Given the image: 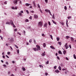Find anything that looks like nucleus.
<instances>
[{"label": "nucleus", "mask_w": 76, "mask_h": 76, "mask_svg": "<svg viewBox=\"0 0 76 76\" xmlns=\"http://www.w3.org/2000/svg\"><path fill=\"white\" fill-rule=\"evenodd\" d=\"M69 48H72V47L71 46V45H69Z\"/></svg>", "instance_id": "45"}, {"label": "nucleus", "mask_w": 76, "mask_h": 76, "mask_svg": "<svg viewBox=\"0 0 76 76\" xmlns=\"http://www.w3.org/2000/svg\"><path fill=\"white\" fill-rule=\"evenodd\" d=\"M22 69L23 70V71H25V68L24 67H23Z\"/></svg>", "instance_id": "23"}, {"label": "nucleus", "mask_w": 76, "mask_h": 76, "mask_svg": "<svg viewBox=\"0 0 76 76\" xmlns=\"http://www.w3.org/2000/svg\"><path fill=\"white\" fill-rule=\"evenodd\" d=\"M64 9L65 10H67V7L66 6H65L64 7Z\"/></svg>", "instance_id": "28"}, {"label": "nucleus", "mask_w": 76, "mask_h": 76, "mask_svg": "<svg viewBox=\"0 0 76 76\" xmlns=\"http://www.w3.org/2000/svg\"><path fill=\"white\" fill-rule=\"evenodd\" d=\"M39 10L40 11V12H41V13H42V10H41V9H39Z\"/></svg>", "instance_id": "59"}, {"label": "nucleus", "mask_w": 76, "mask_h": 76, "mask_svg": "<svg viewBox=\"0 0 76 76\" xmlns=\"http://www.w3.org/2000/svg\"><path fill=\"white\" fill-rule=\"evenodd\" d=\"M2 57L3 58H5V56H3Z\"/></svg>", "instance_id": "51"}, {"label": "nucleus", "mask_w": 76, "mask_h": 76, "mask_svg": "<svg viewBox=\"0 0 76 76\" xmlns=\"http://www.w3.org/2000/svg\"><path fill=\"white\" fill-rule=\"evenodd\" d=\"M8 74H10L11 73V72H10V71H9L8 72Z\"/></svg>", "instance_id": "63"}, {"label": "nucleus", "mask_w": 76, "mask_h": 76, "mask_svg": "<svg viewBox=\"0 0 76 76\" xmlns=\"http://www.w3.org/2000/svg\"><path fill=\"white\" fill-rule=\"evenodd\" d=\"M50 48H52V49H54V50H55V49H56V48H54V47L52 46H50Z\"/></svg>", "instance_id": "8"}, {"label": "nucleus", "mask_w": 76, "mask_h": 76, "mask_svg": "<svg viewBox=\"0 0 76 76\" xmlns=\"http://www.w3.org/2000/svg\"><path fill=\"white\" fill-rule=\"evenodd\" d=\"M45 75L46 76H47V75H48V73H45Z\"/></svg>", "instance_id": "49"}, {"label": "nucleus", "mask_w": 76, "mask_h": 76, "mask_svg": "<svg viewBox=\"0 0 76 76\" xmlns=\"http://www.w3.org/2000/svg\"><path fill=\"white\" fill-rule=\"evenodd\" d=\"M56 39H57V41H59L60 40V38H58V37H57Z\"/></svg>", "instance_id": "19"}, {"label": "nucleus", "mask_w": 76, "mask_h": 76, "mask_svg": "<svg viewBox=\"0 0 76 76\" xmlns=\"http://www.w3.org/2000/svg\"><path fill=\"white\" fill-rule=\"evenodd\" d=\"M43 46L45 48V47H46V44H45V43H44L43 44Z\"/></svg>", "instance_id": "10"}, {"label": "nucleus", "mask_w": 76, "mask_h": 76, "mask_svg": "<svg viewBox=\"0 0 76 76\" xmlns=\"http://www.w3.org/2000/svg\"><path fill=\"white\" fill-rule=\"evenodd\" d=\"M17 52L18 54H19V49L17 50Z\"/></svg>", "instance_id": "27"}, {"label": "nucleus", "mask_w": 76, "mask_h": 76, "mask_svg": "<svg viewBox=\"0 0 76 76\" xmlns=\"http://www.w3.org/2000/svg\"><path fill=\"white\" fill-rule=\"evenodd\" d=\"M11 76H15V75H13V74H12Z\"/></svg>", "instance_id": "64"}, {"label": "nucleus", "mask_w": 76, "mask_h": 76, "mask_svg": "<svg viewBox=\"0 0 76 76\" xmlns=\"http://www.w3.org/2000/svg\"><path fill=\"white\" fill-rule=\"evenodd\" d=\"M68 20H66V25L67 26H68Z\"/></svg>", "instance_id": "29"}, {"label": "nucleus", "mask_w": 76, "mask_h": 76, "mask_svg": "<svg viewBox=\"0 0 76 76\" xmlns=\"http://www.w3.org/2000/svg\"><path fill=\"white\" fill-rule=\"evenodd\" d=\"M28 21H29V20L28 19H26L25 20V22H28Z\"/></svg>", "instance_id": "32"}, {"label": "nucleus", "mask_w": 76, "mask_h": 76, "mask_svg": "<svg viewBox=\"0 0 76 76\" xmlns=\"http://www.w3.org/2000/svg\"><path fill=\"white\" fill-rule=\"evenodd\" d=\"M66 59L67 60H69V59H68V58L67 57H66Z\"/></svg>", "instance_id": "60"}, {"label": "nucleus", "mask_w": 76, "mask_h": 76, "mask_svg": "<svg viewBox=\"0 0 76 76\" xmlns=\"http://www.w3.org/2000/svg\"><path fill=\"white\" fill-rule=\"evenodd\" d=\"M13 3L15 5L17 4H18V1L16 0H14L13 1Z\"/></svg>", "instance_id": "3"}, {"label": "nucleus", "mask_w": 76, "mask_h": 76, "mask_svg": "<svg viewBox=\"0 0 76 76\" xmlns=\"http://www.w3.org/2000/svg\"><path fill=\"white\" fill-rule=\"evenodd\" d=\"M58 69H59V70H61V66H59Z\"/></svg>", "instance_id": "12"}, {"label": "nucleus", "mask_w": 76, "mask_h": 76, "mask_svg": "<svg viewBox=\"0 0 76 76\" xmlns=\"http://www.w3.org/2000/svg\"><path fill=\"white\" fill-rule=\"evenodd\" d=\"M66 38H67V39H69V38H70V37L68 36H66Z\"/></svg>", "instance_id": "22"}, {"label": "nucleus", "mask_w": 76, "mask_h": 76, "mask_svg": "<svg viewBox=\"0 0 76 76\" xmlns=\"http://www.w3.org/2000/svg\"><path fill=\"white\" fill-rule=\"evenodd\" d=\"M45 1L46 3H47V2H48V0H45Z\"/></svg>", "instance_id": "50"}, {"label": "nucleus", "mask_w": 76, "mask_h": 76, "mask_svg": "<svg viewBox=\"0 0 76 76\" xmlns=\"http://www.w3.org/2000/svg\"><path fill=\"white\" fill-rule=\"evenodd\" d=\"M52 21L53 22V23H54V24H55V25H56L57 24L56 23V22L54 21V20H52Z\"/></svg>", "instance_id": "11"}, {"label": "nucleus", "mask_w": 76, "mask_h": 76, "mask_svg": "<svg viewBox=\"0 0 76 76\" xmlns=\"http://www.w3.org/2000/svg\"><path fill=\"white\" fill-rule=\"evenodd\" d=\"M15 45V47H16V48H18V46H17V45Z\"/></svg>", "instance_id": "24"}, {"label": "nucleus", "mask_w": 76, "mask_h": 76, "mask_svg": "<svg viewBox=\"0 0 76 76\" xmlns=\"http://www.w3.org/2000/svg\"><path fill=\"white\" fill-rule=\"evenodd\" d=\"M12 9H15V7H12Z\"/></svg>", "instance_id": "54"}, {"label": "nucleus", "mask_w": 76, "mask_h": 76, "mask_svg": "<svg viewBox=\"0 0 76 76\" xmlns=\"http://www.w3.org/2000/svg\"><path fill=\"white\" fill-rule=\"evenodd\" d=\"M50 36L51 37V38L52 39H53V36H52V35H50Z\"/></svg>", "instance_id": "33"}, {"label": "nucleus", "mask_w": 76, "mask_h": 76, "mask_svg": "<svg viewBox=\"0 0 76 76\" xmlns=\"http://www.w3.org/2000/svg\"><path fill=\"white\" fill-rule=\"evenodd\" d=\"M15 31H17V29L16 28L15 29Z\"/></svg>", "instance_id": "62"}, {"label": "nucleus", "mask_w": 76, "mask_h": 76, "mask_svg": "<svg viewBox=\"0 0 76 76\" xmlns=\"http://www.w3.org/2000/svg\"><path fill=\"white\" fill-rule=\"evenodd\" d=\"M55 72H56V73H58L60 72V71H58V70L57 69L55 71Z\"/></svg>", "instance_id": "6"}, {"label": "nucleus", "mask_w": 76, "mask_h": 76, "mask_svg": "<svg viewBox=\"0 0 76 76\" xmlns=\"http://www.w3.org/2000/svg\"><path fill=\"white\" fill-rule=\"evenodd\" d=\"M34 18L35 19H37L38 18V16L37 15H34Z\"/></svg>", "instance_id": "5"}, {"label": "nucleus", "mask_w": 76, "mask_h": 76, "mask_svg": "<svg viewBox=\"0 0 76 76\" xmlns=\"http://www.w3.org/2000/svg\"><path fill=\"white\" fill-rule=\"evenodd\" d=\"M10 54V52H7V54H8V55H9V54Z\"/></svg>", "instance_id": "39"}, {"label": "nucleus", "mask_w": 76, "mask_h": 76, "mask_svg": "<svg viewBox=\"0 0 76 76\" xmlns=\"http://www.w3.org/2000/svg\"><path fill=\"white\" fill-rule=\"evenodd\" d=\"M65 47L66 48V49H67L68 48H69V46L67 45V46H65Z\"/></svg>", "instance_id": "17"}, {"label": "nucleus", "mask_w": 76, "mask_h": 76, "mask_svg": "<svg viewBox=\"0 0 76 76\" xmlns=\"http://www.w3.org/2000/svg\"><path fill=\"white\" fill-rule=\"evenodd\" d=\"M44 26L45 27H46L47 28V23H45V25H44Z\"/></svg>", "instance_id": "9"}, {"label": "nucleus", "mask_w": 76, "mask_h": 76, "mask_svg": "<svg viewBox=\"0 0 76 76\" xmlns=\"http://www.w3.org/2000/svg\"><path fill=\"white\" fill-rule=\"evenodd\" d=\"M48 24L49 25H51V24L50 23V22L49 21L48 22Z\"/></svg>", "instance_id": "44"}, {"label": "nucleus", "mask_w": 76, "mask_h": 76, "mask_svg": "<svg viewBox=\"0 0 76 76\" xmlns=\"http://www.w3.org/2000/svg\"><path fill=\"white\" fill-rule=\"evenodd\" d=\"M3 66H4V67H6V65L5 64H4L3 65Z\"/></svg>", "instance_id": "56"}, {"label": "nucleus", "mask_w": 76, "mask_h": 76, "mask_svg": "<svg viewBox=\"0 0 76 76\" xmlns=\"http://www.w3.org/2000/svg\"><path fill=\"white\" fill-rule=\"evenodd\" d=\"M26 12H27L28 14H29V12H28V10H26Z\"/></svg>", "instance_id": "47"}, {"label": "nucleus", "mask_w": 76, "mask_h": 76, "mask_svg": "<svg viewBox=\"0 0 76 76\" xmlns=\"http://www.w3.org/2000/svg\"><path fill=\"white\" fill-rule=\"evenodd\" d=\"M34 44H36V41H35V40H34Z\"/></svg>", "instance_id": "53"}, {"label": "nucleus", "mask_w": 76, "mask_h": 76, "mask_svg": "<svg viewBox=\"0 0 76 76\" xmlns=\"http://www.w3.org/2000/svg\"><path fill=\"white\" fill-rule=\"evenodd\" d=\"M34 4V7H36V4Z\"/></svg>", "instance_id": "57"}, {"label": "nucleus", "mask_w": 76, "mask_h": 76, "mask_svg": "<svg viewBox=\"0 0 76 76\" xmlns=\"http://www.w3.org/2000/svg\"><path fill=\"white\" fill-rule=\"evenodd\" d=\"M56 68H57V66H55L54 67V69H56Z\"/></svg>", "instance_id": "37"}, {"label": "nucleus", "mask_w": 76, "mask_h": 76, "mask_svg": "<svg viewBox=\"0 0 76 76\" xmlns=\"http://www.w3.org/2000/svg\"><path fill=\"white\" fill-rule=\"evenodd\" d=\"M33 4H35V1H34L33 2Z\"/></svg>", "instance_id": "61"}, {"label": "nucleus", "mask_w": 76, "mask_h": 76, "mask_svg": "<svg viewBox=\"0 0 76 76\" xmlns=\"http://www.w3.org/2000/svg\"><path fill=\"white\" fill-rule=\"evenodd\" d=\"M19 16H22V13H19Z\"/></svg>", "instance_id": "34"}, {"label": "nucleus", "mask_w": 76, "mask_h": 76, "mask_svg": "<svg viewBox=\"0 0 76 76\" xmlns=\"http://www.w3.org/2000/svg\"><path fill=\"white\" fill-rule=\"evenodd\" d=\"M57 58L58 60H60V58L59 56H57Z\"/></svg>", "instance_id": "40"}, {"label": "nucleus", "mask_w": 76, "mask_h": 76, "mask_svg": "<svg viewBox=\"0 0 76 76\" xmlns=\"http://www.w3.org/2000/svg\"><path fill=\"white\" fill-rule=\"evenodd\" d=\"M64 54H66V52L65 51H64L63 52Z\"/></svg>", "instance_id": "30"}, {"label": "nucleus", "mask_w": 76, "mask_h": 76, "mask_svg": "<svg viewBox=\"0 0 76 76\" xmlns=\"http://www.w3.org/2000/svg\"><path fill=\"white\" fill-rule=\"evenodd\" d=\"M58 43L60 45H61V42H58Z\"/></svg>", "instance_id": "21"}, {"label": "nucleus", "mask_w": 76, "mask_h": 76, "mask_svg": "<svg viewBox=\"0 0 76 76\" xmlns=\"http://www.w3.org/2000/svg\"><path fill=\"white\" fill-rule=\"evenodd\" d=\"M58 53L59 54H61V51H59Z\"/></svg>", "instance_id": "38"}, {"label": "nucleus", "mask_w": 76, "mask_h": 76, "mask_svg": "<svg viewBox=\"0 0 76 76\" xmlns=\"http://www.w3.org/2000/svg\"><path fill=\"white\" fill-rule=\"evenodd\" d=\"M6 64H7V65H8L9 64V63H8V62H6Z\"/></svg>", "instance_id": "43"}, {"label": "nucleus", "mask_w": 76, "mask_h": 76, "mask_svg": "<svg viewBox=\"0 0 76 76\" xmlns=\"http://www.w3.org/2000/svg\"><path fill=\"white\" fill-rule=\"evenodd\" d=\"M29 19H31V20H32V16H30V17L29 18Z\"/></svg>", "instance_id": "35"}, {"label": "nucleus", "mask_w": 76, "mask_h": 76, "mask_svg": "<svg viewBox=\"0 0 76 76\" xmlns=\"http://www.w3.org/2000/svg\"><path fill=\"white\" fill-rule=\"evenodd\" d=\"M73 56H74V58L75 59H76V55H75V54H74L73 55Z\"/></svg>", "instance_id": "15"}, {"label": "nucleus", "mask_w": 76, "mask_h": 76, "mask_svg": "<svg viewBox=\"0 0 76 76\" xmlns=\"http://www.w3.org/2000/svg\"><path fill=\"white\" fill-rule=\"evenodd\" d=\"M71 18H72V16H69V17L68 18V19H71Z\"/></svg>", "instance_id": "31"}, {"label": "nucleus", "mask_w": 76, "mask_h": 76, "mask_svg": "<svg viewBox=\"0 0 76 76\" xmlns=\"http://www.w3.org/2000/svg\"><path fill=\"white\" fill-rule=\"evenodd\" d=\"M67 43H66L65 45V47H66V46H67Z\"/></svg>", "instance_id": "55"}, {"label": "nucleus", "mask_w": 76, "mask_h": 76, "mask_svg": "<svg viewBox=\"0 0 76 76\" xmlns=\"http://www.w3.org/2000/svg\"><path fill=\"white\" fill-rule=\"evenodd\" d=\"M4 4H7V1H5L4 2Z\"/></svg>", "instance_id": "42"}, {"label": "nucleus", "mask_w": 76, "mask_h": 76, "mask_svg": "<svg viewBox=\"0 0 76 76\" xmlns=\"http://www.w3.org/2000/svg\"><path fill=\"white\" fill-rule=\"evenodd\" d=\"M49 63V61H48L46 63V64H48Z\"/></svg>", "instance_id": "25"}, {"label": "nucleus", "mask_w": 76, "mask_h": 76, "mask_svg": "<svg viewBox=\"0 0 76 76\" xmlns=\"http://www.w3.org/2000/svg\"><path fill=\"white\" fill-rule=\"evenodd\" d=\"M21 12L22 13H23V11H21Z\"/></svg>", "instance_id": "58"}, {"label": "nucleus", "mask_w": 76, "mask_h": 76, "mask_svg": "<svg viewBox=\"0 0 76 76\" xmlns=\"http://www.w3.org/2000/svg\"><path fill=\"white\" fill-rule=\"evenodd\" d=\"M36 47L37 48H33V50H34L35 51H38V50H41V48H40V46L38 45H36Z\"/></svg>", "instance_id": "1"}, {"label": "nucleus", "mask_w": 76, "mask_h": 76, "mask_svg": "<svg viewBox=\"0 0 76 76\" xmlns=\"http://www.w3.org/2000/svg\"><path fill=\"white\" fill-rule=\"evenodd\" d=\"M37 6H38V8H39V9L41 8V7H40V6L39 5V4H38Z\"/></svg>", "instance_id": "16"}, {"label": "nucleus", "mask_w": 76, "mask_h": 76, "mask_svg": "<svg viewBox=\"0 0 76 76\" xmlns=\"http://www.w3.org/2000/svg\"><path fill=\"white\" fill-rule=\"evenodd\" d=\"M45 11L46 12H48V10L46 9L45 10Z\"/></svg>", "instance_id": "52"}, {"label": "nucleus", "mask_w": 76, "mask_h": 76, "mask_svg": "<svg viewBox=\"0 0 76 76\" xmlns=\"http://www.w3.org/2000/svg\"><path fill=\"white\" fill-rule=\"evenodd\" d=\"M29 5H31V4L28 3H26V6H29Z\"/></svg>", "instance_id": "7"}, {"label": "nucleus", "mask_w": 76, "mask_h": 76, "mask_svg": "<svg viewBox=\"0 0 76 76\" xmlns=\"http://www.w3.org/2000/svg\"><path fill=\"white\" fill-rule=\"evenodd\" d=\"M52 18L53 19H55V17H54V14H53V16Z\"/></svg>", "instance_id": "18"}, {"label": "nucleus", "mask_w": 76, "mask_h": 76, "mask_svg": "<svg viewBox=\"0 0 76 76\" xmlns=\"http://www.w3.org/2000/svg\"><path fill=\"white\" fill-rule=\"evenodd\" d=\"M10 23L12 25H13V22L12 20H10Z\"/></svg>", "instance_id": "4"}, {"label": "nucleus", "mask_w": 76, "mask_h": 76, "mask_svg": "<svg viewBox=\"0 0 76 76\" xmlns=\"http://www.w3.org/2000/svg\"><path fill=\"white\" fill-rule=\"evenodd\" d=\"M17 33L18 34H19V35H21V34H20V33L19 32H18Z\"/></svg>", "instance_id": "36"}, {"label": "nucleus", "mask_w": 76, "mask_h": 76, "mask_svg": "<svg viewBox=\"0 0 76 76\" xmlns=\"http://www.w3.org/2000/svg\"><path fill=\"white\" fill-rule=\"evenodd\" d=\"M42 56H45V53H43L42 54Z\"/></svg>", "instance_id": "20"}, {"label": "nucleus", "mask_w": 76, "mask_h": 76, "mask_svg": "<svg viewBox=\"0 0 76 76\" xmlns=\"http://www.w3.org/2000/svg\"><path fill=\"white\" fill-rule=\"evenodd\" d=\"M48 12L49 13H50V15H51V16L52 15L51 13V12H50V10H48Z\"/></svg>", "instance_id": "14"}, {"label": "nucleus", "mask_w": 76, "mask_h": 76, "mask_svg": "<svg viewBox=\"0 0 76 76\" xmlns=\"http://www.w3.org/2000/svg\"><path fill=\"white\" fill-rule=\"evenodd\" d=\"M42 21H40L39 22L38 25L39 26H40V27H42Z\"/></svg>", "instance_id": "2"}, {"label": "nucleus", "mask_w": 76, "mask_h": 76, "mask_svg": "<svg viewBox=\"0 0 76 76\" xmlns=\"http://www.w3.org/2000/svg\"><path fill=\"white\" fill-rule=\"evenodd\" d=\"M0 37L1 38V39H3V37H2V36H0Z\"/></svg>", "instance_id": "48"}, {"label": "nucleus", "mask_w": 76, "mask_h": 76, "mask_svg": "<svg viewBox=\"0 0 76 76\" xmlns=\"http://www.w3.org/2000/svg\"><path fill=\"white\" fill-rule=\"evenodd\" d=\"M42 36L43 37H45V35L44 34H42Z\"/></svg>", "instance_id": "46"}, {"label": "nucleus", "mask_w": 76, "mask_h": 76, "mask_svg": "<svg viewBox=\"0 0 76 76\" xmlns=\"http://www.w3.org/2000/svg\"><path fill=\"white\" fill-rule=\"evenodd\" d=\"M29 42H32V39H30L29 40Z\"/></svg>", "instance_id": "41"}, {"label": "nucleus", "mask_w": 76, "mask_h": 76, "mask_svg": "<svg viewBox=\"0 0 76 76\" xmlns=\"http://www.w3.org/2000/svg\"><path fill=\"white\" fill-rule=\"evenodd\" d=\"M6 24H8L9 25H10V22H7L6 23Z\"/></svg>", "instance_id": "13"}, {"label": "nucleus", "mask_w": 76, "mask_h": 76, "mask_svg": "<svg viewBox=\"0 0 76 76\" xmlns=\"http://www.w3.org/2000/svg\"><path fill=\"white\" fill-rule=\"evenodd\" d=\"M71 41H73L74 40V39H73V37L71 38Z\"/></svg>", "instance_id": "26"}]
</instances>
